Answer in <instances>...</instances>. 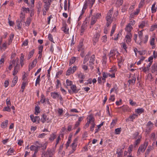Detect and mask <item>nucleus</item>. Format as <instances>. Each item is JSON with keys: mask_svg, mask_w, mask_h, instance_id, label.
Wrapping results in <instances>:
<instances>
[{"mask_svg": "<svg viewBox=\"0 0 157 157\" xmlns=\"http://www.w3.org/2000/svg\"><path fill=\"white\" fill-rule=\"evenodd\" d=\"M26 82H22V83L21 84V88L22 89V92H23L24 90V89L25 88V86Z\"/></svg>", "mask_w": 157, "mask_h": 157, "instance_id": "nucleus-55", "label": "nucleus"}, {"mask_svg": "<svg viewBox=\"0 0 157 157\" xmlns=\"http://www.w3.org/2000/svg\"><path fill=\"white\" fill-rule=\"evenodd\" d=\"M117 121V120H113L112 122L111 123V127H113L116 124Z\"/></svg>", "mask_w": 157, "mask_h": 157, "instance_id": "nucleus-50", "label": "nucleus"}, {"mask_svg": "<svg viewBox=\"0 0 157 157\" xmlns=\"http://www.w3.org/2000/svg\"><path fill=\"white\" fill-rule=\"evenodd\" d=\"M133 148V145L132 144L130 145L128 148V151L129 152V154L130 153L131 151H132V149Z\"/></svg>", "mask_w": 157, "mask_h": 157, "instance_id": "nucleus-62", "label": "nucleus"}, {"mask_svg": "<svg viewBox=\"0 0 157 157\" xmlns=\"http://www.w3.org/2000/svg\"><path fill=\"white\" fill-rule=\"evenodd\" d=\"M155 39L154 38H152L150 41V44L152 46L154 45L155 44Z\"/></svg>", "mask_w": 157, "mask_h": 157, "instance_id": "nucleus-64", "label": "nucleus"}, {"mask_svg": "<svg viewBox=\"0 0 157 157\" xmlns=\"http://www.w3.org/2000/svg\"><path fill=\"white\" fill-rule=\"evenodd\" d=\"M144 112V109L143 108H140L137 109L136 112L138 114H141Z\"/></svg>", "mask_w": 157, "mask_h": 157, "instance_id": "nucleus-41", "label": "nucleus"}, {"mask_svg": "<svg viewBox=\"0 0 157 157\" xmlns=\"http://www.w3.org/2000/svg\"><path fill=\"white\" fill-rule=\"evenodd\" d=\"M91 124L92 125L90 126V131H93L94 129V128L95 127V124L94 123H91Z\"/></svg>", "mask_w": 157, "mask_h": 157, "instance_id": "nucleus-59", "label": "nucleus"}, {"mask_svg": "<svg viewBox=\"0 0 157 157\" xmlns=\"http://www.w3.org/2000/svg\"><path fill=\"white\" fill-rule=\"evenodd\" d=\"M83 45L82 43H80L79 44L78 46V51H80L82 50V48Z\"/></svg>", "mask_w": 157, "mask_h": 157, "instance_id": "nucleus-52", "label": "nucleus"}, {"mask_svg": "<svg viewBox=\"0 0 157 157\" xmlns=\"http://www.w3.org/2000/svg\"><path fill=\"white\" fill-rule=\"evenodd\" d=\"M140 136L139 135V133L138 132H136L132 135V137L133 139H136L138 137Z\"/></svg>", "mask_w": 157, "mask_h": 157, "instance_id": "nucleus-24", "label": "nucleus"}, {"mask_svg": "<svg viewBox=\"0 0 157 157\" xmlns=\"http://www.w3.org/2000/svg\"><path fill=\"white\" fill-rule=\"evenodd\" d=\"M86 27V25L85 24L83 23L82 24L81 26V35H82L83 33L84 32L85 30V28Z\"/></svg>", "mask_w": 157, "mask_h": 157, "instance_id": "nucleus-16", "label": "nucleus"}, {"mask_svg": "<svg viewBox=\"0 0 157 157\" xmlns=\"http://www.w3.org/2000/svg\"><path fill=\"white\" fill-rule=\"evenodd\" d=\"M95 59V56L93 55L91 56L90 61V64H89V66L90 67H92V65L94 64Z\"/></svg>", "mask_w": 157, "mask_h": 157, "instance_id": "nucleus-6", "label": "nucleus"}, {"mask_svg": "<svg viewBox=\"0 0 157 157\" xmlns=\"http://www.w3.org/2000/svg\"><path fill=\"white\" fill-rule=\"evenodd\" d=\"M121 128H118L115 129V133L116 134H119L120 133L121 131Z\"/></svg>", "mask_w": 157, "mask_h": 157, "instance_id": "nucleus-37", "label": "nucleus"}, {"mask_svg": "<svg viewBox=\"0 0 157 157\" xmlns=\"http://www.w3.org/2000/svg\"><path fill=\"white\" fill-rule=\"evenodd\" d=\"M132 36V35L129 32V33H127L125 37V38L127 39L126 40V41L127 43H128L131 42V38Z\"/></svg>", "mask_w": 157, "mask_h": 157, "instance_id": "nucleus-5", "label": "nucleus"}, {"mask_svg": "<svg viewBox=\"0 0 157 157\" xmlns=\"http://www.w3.org/2000/svg\"><path fill=\"white\" fill-rule=\"evenodd\" d=\"M132 29V27L131 25V23H129L127 25L126 27L125 28V30L128 33L129 32L130 33L131 30Z\"/></svg>", "mask_w": 157, "mask_h": 157, "instance_id": "nucleus-8", "label": "nucleus"}, {"mask_svg": "<svg viewBox=\"0 0 157 157\" xmlns=\"http://www.w3.org/2000/svg\"><path fill=\"white\" fill-rule=\"evenodd\" d=\"M74 144V143H72L71 146L72 148V150L75 151L76 150V147L77 146V145H75Z\"/></svg>", "mask_w": 157, "mask_h": 157, "instance_id": "nucleus-54", "label": "nucleus"}, {"mask_svg": "<svg viewBox=\"0 0 157 157\" xmlns=\"http://www.w3.org/2000/svg\"><path fill=\"white\" fill-rule=\"evenodd\" d=\"M155 3H154L151 7V11L152 13H154L156 12L157 7L155 6Z\"/></svg>", "mask_w": 157, "mask_h": 157, "instance_id": "nucleus-27", "label": "nucleus"}, {"mask_svg": "<svg viewBox=\"0 0 157 157\" xmlns=\"http://www.w3.org/2000/svg\"><path fill=\"white\" fill-rule=\"evenodd\" d=\"M19 66L17 62L16 65L14 67V71H18V70L19 69Z\"/></svg>", "mask_w": 157, "mask_h": 157, "instance_id": "nucleus-58", "label": "nucleus"}, {"mask_svg": "<svg viewBox=\"0 0 157 157\" xmlns=\"http://www.w3.org/2000/svg\"><path fill=\"white\" fill-rule=\"evenodd\" d=\"M42 118H41V122L43 123H44L45 121H47V120H48L47 121L48 123L50 122V120H49L48 118H47V116L45 114H43L42 116Z\"/></svg>", "mask_w": 157, "mask_h": 157, "instance_id": "nucleus-4", "label": "nucleus"}, {"mask_svg": "<svg viewBox=\"0 0 157 157\" xmlns=\"http://www.w3.org/2000/svg\"><path fill=\"white\" fill-rule=\"evenodd\" d=\"M37 7L38 9L37 11L40 12L41 8V3L40 2H39L37 5Z\"/></svg>", "mask_w": 157, "mask_h": 157, "instance_id": "nucleus-32", "label": "nucleus"}, {"mask_svg": "<svg viewBox=\"0 0 157 157\" xmlns=\"http://www.w3.org/2000/svg\"><path fill=\"white\" fill-rule=\"evenodd\" d=\"M8 120H6L4 122H2L1 125V128H4L6 127L8 125Z\"/></svg>", "mask_w": 157, "mask_h": 157, "instance_id": "nucleus-14", "label": "nucleus"}, {"mask_svg": "<svg viewBox=\"0 0 157 157\" xmlns=\"http://www.w3.org/2000/svg\"><path fill=\"white\" fill-rule=\"evenodd\" d=\"M95 0H86L85 2L87 4H88L90 5V8H91L95 2Z\"/></svg>", "mask_w": 157, "mask_h": 157, "instance_id": "nucleus-7", "label": "nucleus"}, {"mask_svg": "<svg viewBox=\"0 0 157 157\" xmlns=\"http://www.w3.org/2000/svg\"><path fill=\"white\" fill-rule=\"evenodd\" d=\"M143 31V30H141V31H140L138 32L139 37L141 40V42H142V41L143 40L142 39V37L143 36V33H142V32Z\"/></svg>", "mask_w": 157, "mask_h": 157, "instance_id": "nucleus-30", "label": "nucleus"}, {"mask_svg": "<svg viewBox=\"0 0 157 157\" xmlns=\"http://www.w3.org/2000/svg\"><path fill=\"white\" fill-rule=\"evenodd\" d=\"M48 39L49 40L53 42V43H55L54 42L53 39L52 37V36L51 34H49L48 35Z\"/></svg>", "mask_w": 157, "mask_h": 157, "instance_id": "nucleus-43", "label": "nucleus"}, {"mask_svg": "<svg viewBox=\"0 0 157 157\" xmlns=\"http://www.w3.org/2000/svg\"><path fill=\"white\" fill-rule=\"evenodd\" d=\"M113 17H106V19L107 21L106 26L107 27L109 26L111 24L112 22L113 21Z\"/></svg>", "mask_w": 157, "mask_h": 157, "instance_id": "nucleus-3", "label": "nucleus"}, {"mask_svg": "<svg viewBox=\"0 0 157 157\" xmlns=\"http://www.w3.org/2000/svg\"><path fill=\"white\" fill-rule=\"evenodd\" d=\"M34 50L33 49L29 52L28 56V59H29L32 57L34 53Z\"/></svg>", "mask_w": 157, "mask_h": 157, "instance_id": "nucleus-35", "label": "nucleus"}, {"mask_svg": "<svg viewBox=\"0 0 157 157\" xmlns=\"http://www.w3.org/2000/svg\"><path fill=\"white\" fill-rule=\"evenodd\" d=\"M141 68L142 70L145 73H147V71H148L149 70V69H148L147 68L145 67H142Z\"/></svg>", "mask_w": 157, "mask_h": 157, "instance_id": "nucleus-40", "label": "nucleus"}, {"mask_svg": "<svg viewBox=\"0 0 157 157\" xmlns=\"http://www.w3.org/2000/svg\"><path fill=\"white\" fill-rule=\"evenodd\" d=\"M21 21L20 19H18L16 21L17 26L19 29H21Z\"/></svg>", "mask_w": 157, "mask_h": 157, "instance_id": "nucleus-18", "label": "nucleus"}, {"mask_svg": "<svg viewBox=\"0 0 157 157\" xmlns=\"http://www.w3.org/2000/svg\"><path fill=\"white\" fill-rule=\"evenodd\" d=\"M31 21V20L30 18L29 17L27 19L26 22H25V24L27 26H29L30 23Z\"/></svg>", "mask_w": 157, "mask_h": 157, "instance_id": "nucleus-49", "label": "nucleus"}, {"mask_svg": "<svg viewBox=\"0 0 157 157\" xmlns=\"http://www.w3.org/2000/svg\"><path fill=\"white\" fill-rule=\"evenodd\" d=\"M3 111H7L8 112H10L11 111V109L10 108V106H8L7 107H6L4 108L3 109Z\"/></svg>", "mask_w": 157, "mask_h": 157, "instance_id": "nucleus-56", "label": "nucleus"}, {"mask_svg": "<svg viewBox=\"0 0 157 157\" xmlns=\"http://www.w3.org/2000/svg\"><path fill=\"white\" fill-rule=\"evenodd\" d=\"M51 96L54 99H56L59 97V94L57 92H52L51 93Z\"/></svg>", "mask_w": 157, "mask_h": 157, "instance_id": "nucleus-10", "label": "nucleus"}, {"mask_svg": "<svg viewBox=\"0 0 157 157\" xmlns=\"http://www.w3.org/2000/svg\"><path fill=\"white\" fill-rule=\"evenodd\" d=\"M151 72L155 75H157V63L153 64L151 67Z\"/></svg>", "mask_w": 157, "mask_h": 157, "instance_id": "nucleus-1", "label": "nucleus"}, {"mask_svg": "<svg viewBox=\"0 0 157 157\" xmlns=\"http://www.w3.org/2000/svg\"><path fill=\"white\" fill-rule=\"evenodd\" d=\"M78 77L81 79H84L85 78V75L82 73H80L78 75Z\"/></svg>", "mask_w": 157, "mask_h": 157, "instance_id": "nucleus-47", "label": "nucleus"}, {"mask_svg": "<svg viewBox=\"0 0 157 157\" xmlns=\"http://www.w3.org/2000/svg\"><path fill=\"white\" fill-rule=\"evenodd\" d=\"M14 151V150L13 149H11V148H10L8 150V151L7 152V154L8 155H12V154H13V153L14 154L13 152Z\"/></svg>", "mask_w": 157, "mask_h": 157, "instance_id": "nucleus-31", "label": "nucleus"}, {"mask_svg": "<svg viewBox=\"0 0 157 157\" xmlns=\"http://www.w3.org/2000/svg\"><path fill=\"white\" fill-rule=\"evenodd\" d=\"M71 73H72V68L71 67L69 68L67 71L66 73V75H70Z\"/></svg>", "mask_w": 157, "mask_h": 157, "instance_id": "nucleus-33", "label": "nucleus"}, {"mask_svg": "<svg viewBox=\"0 0 157 157\" xmlns=\"http://www.w3.org/2000/svg\"><path fill=\"white\" fill-rule=\"evenodd\" d=\"M73 93H76L78 92V90H77V87L75 85H72L71 87Z\"/></svg>", "mask_w": 157, "mask_h": 157, "instance_id": "nucleus-13", "label": "nucleus"}, {"mask_svg": "<svg viewBox=\"0 0 157 157\" xmlns=\"http://www.w3.org/2000/svg\"><path fill=\"white\" fill-rule=\"evenodd\" d=\"M147 78L150 79V81H152L153 77L151 73H149L147 75Z\"/></svg>", "mask_w": 157, "mask_h": 157, "instance_id": "nucleus-48", "label": "nucleus"}, {"mask_svg": "<svg viewBox=\"0 0 157 157\" xmlns=\"http://www.w3.org/2000/svg\"><path fill=\"white\" fill-rule=\"evenodd\" d=\"M138 117V115L136 114H133L132 115L130 116L129 119H130V121H132L133 120L135 119L136 118Z\"/></svg>", "mask_w": 157, "mask_h": 157, "instance_id": "nucleus-29", "label": "nucleus"}, {"mask_svg": "<svg viewBox=\"0 0 157 157\" xmlns=\"http://www.w3.org/2000/svg\"><path fill=\"white\" fill-rule=\"evenodd\" d=\"M66 82L67 86H71L72 85V82L68 79L66 80Z\"/></svg>", "mask_w": 157, "mask_h": 157, "instance_id": "nucleus-36", "label": "nucleus"}, {"mask_svg": "<svg viewBox=\"0 0 157 157\" xmlns=\"http://www.w3.org/2000/svg\"><path fill=\"white\" fill-rule=\"evenodd\" d=\"M40 107L38 106H37L35 107V114L36 115H37L40 112Z\"/></svg>", "mask_w": 157, "mask_h": 157, "instance_id": "nucleus-28", "label": "nucleus"}, {"mask_svg": "<svg viewBox=\"0 0 157 157\" xmlns=\"http://www.w3.org/2000/svg\"><path fill=\"white\" fill-rule=\"evenodd\" d=\"M87 5H88L87 4V3L85 2L84 4V5L83 9L82 11V12L81 15H82L84 13L85 10L87 8Z\"/></svg>", "mask_w": 157, "mask_h": 157, "instance_id": "nucleus-26", "label": "nucleus"}, {"mask_svg": "<svg viewBox=\"0 0 157 157\" xmlns=\"http://www.w3.org/2000/svg\"><path fill=\"white\" fill-rule=\"evenodd\" d=\"M117 154V157H122V151H120L119 152H117L116 153Z\"/></svg>", "mask_w": 157, "mask_h": 157, "instance_id": "nucleus-60", "label": "nucleus"}, {"mask_svg": "<svg viewBox=\"0 0 157 157\" xmlns=\"http://www.w3.org/2000/svg\"><path fill=\"white\" fill-rule=\"evenodd\" d=\"M18 78L17 76H15L12 81L11 86H14L17 83V81Z\"/></svg>", "mask_w": 157, "mask_h": 157, "instance_id": "nucleus-11", "label": "nucleus"}, {"mask_svg": "<svg viewBox=\"0 0 157 157\" xmlns=\"http://www.w3.org/2000/svg\"><path fill=\"white\" fill-rule=\"evenodd\" d=\"M123 0H117V4L118 5L121 6L123 4Z\"/></svg>", "mask_w": 157, "mask_h": 157, "instance_id": "nucleus-57", "label": "nucleus"}, {"mask_svg": "<svg viewBox=\"0 0 157 157\" xmlns=\"http://www.w3.org/2000/svg\"><path fill=\"white\" fill-rule=\"evenodd\" d=\"M56 138V135L52 134V135H51L50 137L49 138V139L50 140L52 141L54 140Z\"/></svg>", "mask_w": 157, "mask_h": 157, "instance_id": "nucleus-51", "label": "nucleus"}, {"mask_svg": "<svg viewBox=\"0 0 157 157\" xmlns=\"http://www.w3.org/2000/svg\"><path fill=\"white\" fill-rule=\"evenodd\" d=\"M66 130V128L65 127H63L60 131V134L61 135H62V136L63 135V132H64Z\"/></svg>", "mask_w": 157, "mask_h": 157, "instance_id": "nucleus-63", "label": "nucleus"}, {"mask_svg": "<svg viewBox=\"0 0 157 157\" xmlns=\"http://www.w3.org/2000/svg\"><path fill=\"white\" fill-rule=\"evenodd\" d=\"M97 20L96 19V18H94L93 17H92L91 18V20L90 22L91 25L90 26V28L91 27V25L92 26L96 23Z\"/></svg>", "mask_w": 157, "mask_h": 157, "instance_id": "nucleus-20", "label": "nucleus"}, {"mask_svg": "<svg viewBox=\"0 0 157 157\" xmlns=\"http://www.w3.org/2000/svg\"><path fill=\"white\" fill-rule=\"evenodd\" d=\"M20 17L21 18V21H24L25 20V16L24 14L22 13H21V15L20 16Z\"/></svg>", "mask_w": 157, "mask_h": 157, "instance_id": "nucleus-45", "label": "nucleus"}, {"mask_svg": "<svg viewBox=\"0 0 157 157\" xmlns=\"http://www.w3.org/2000/svg\"><path fill=\"white\" fill-rule=\"evenodd\" d=\"M146 149V148H145L144 147H143V146L142 145L139 147L138 149H140V151L141 152H144L145 151Z\"/></svg>", "mask_w": 157, "mask_h": 157, "instance_id": "nucleus-44", "label": "nucleus"}, {"mask_svg": "<svg viewBox=\"0 0 157 157\" xmlns=\"http://www.w3.org/2000/svg\"><path fill=\"white\" fill-rule=\"evenodd\" d=\"M100 35L98 33H96L94 35V37L93 39V44L94 45H95L96 43L98 41V39Z\"/></svg>", "mask_w": 157, "mask_h": 157, "instance_id": "nucleus-2", "label": "nucleus"}, {"mask_svg": "<svg viewBox=\"0 0 157 157\" xmlns=\"http://www.w3.org/2000/svg\"><path fill=\"white\" fill-rule=\"evenodd\" d=\"M40 75H39L38 77L37 78L36 83H35V86H37V84H40Z\"/></svg>", "mask_w": 157, "mask_h": 157, "instance_id": "nucleus-46", "label": "nucleus"}, {"mask_svg": "<svg viewBox=\"0 0 157 157\" xmlns=\"http://www.w3.org/2000/svg\"><path fill=\"white\" fill-rule=\"evenodd\" d=\"M67 1L65 0L64 2V9L66 11L67 10Z\"/></svg>", "mask_w": 157, "mask_h": 157, "instance_id": "nucleus-61", "label": "nucleus"}, {"mask_svg": "<svg viewBox=\"0 0 157 157\" xmlns=\"http://www.w3.org/2000/svg\"><path fill=\"white\" fill-rule=\"evenodd\" d=\"M88 121L87 122H88L89 123H90L91 124V123H94V119L93 117V116L91 115H90L88 116Z\"/></svg>", "mask_w": 157, "mask_h": 157, "instance_id": "nucleus-9", "label": "nucleus"}, {"mask_svg": "<svg viewBox=\"0 0 157 157\" xmlns=\"http://www.w3.org/2000/svg\"><path fill=\"white\" fill-rule=\"evenodd\" d=\"M113 13V8H112L108 12L106 17H113L112 16Z\"/></svg>", "mask_w": 157, "mask_h": 157, "instance_id": "nucleus-17", "label": "nucleus"}, {"mask_svg": "<svg viewBox=\"0 0 157 157\" xmlns=\"http://www.w3.org/2000/svg\"><path fill=\"white\" fill-rule=\"evenodd\" d=\"M147 24V21H142L140 23V25L139 26V28L143 29L145 27L146 25Z\"/></svg>", "mask_w": 157, "mask_h": 157, "instance_id": "nucleus-15", "label": "nucleus"}, {"mask_svg": "<svg viewBox=\"0 0 157 157\" xmlns=\"http://www.w3.org/2000/svg\"><path fill=\"white\" fill-rule=\"evenodd\" d=\"M115 51L114 50H111L109 55V58H114L115 56Z\"/></svg>", "mask_w": 157, "mask_h": 157, "instance_id": "nucleus-12", "label": "nucleus"}, {"mask_svg": "<svg viewBox=\"0 0 157 157\" xmlns=\"http://www.w3.org/2000/svg\"><path fill=\"white\" fill-rule=\"evenodd\" d=\"M36 64L33 62L31 64H30L29 66V71L30 70L32 69L33 67H34Z\"/></svg>", "mask_w": 157, "mask_h": 157, "instance_id": "nucleus-42", "label": "nucleus"}, {"mask_svg": "<svg viewBox=\"0 0 157 157\" xmlns=\"http://www.w3.org/2000/svg\"><path fill=\"white\" fill-rule=\"evenodd\" d=\"M89 57L88 55H86L85 56L83 61V63L85 64L89 60Z\"/></svg>", "mask_w": 157, "mask_h": 157, "instance_id": "nucleus-38", "label": "nucleus"}, {"mask_svg": "<svg viewBox=\"0 0 157 157\" xmlns=\"http://www.w3.org/2000/svg\"><path fill=\"white\" fill-rule=\"evenodd\" d=\"M136 81V78L135 77L133 76L132 78L131 79H129L128 82L129 83V84H134L135 83Z\"/></svg>", "mask_w": 157, "mask_h": 157, "instance_id": "nucleus-21", "label": "nucleus"}, {"mask_svg": "<svg viewBox=\"0 0 157 157\" xmlns=\"http://www.w3.org/2000/svg\"><path fill=\"white\" fill-rule=\"evenodd\" d=\"M72 136V135H70L68 138V141L67 142V143L66 144V148L67 149L69 146V144L71 142V139Z\"/></svg>", "mask_w": 157, "mask_h": 157, "instance_id": "nucleus-19", "label": "nucleus"}, {"mask_svg": "<svg viewBox=\"0 0 157 157\" xmlns=\"http://www.w3.org/2000/svg\"><path fill=\"white\" fill-rule=\"evenodd\" d=\"M75 60V57H72L70 60V62L69 63V66H70L72 64H73Z\"/></svg>", "mask_w": 157, "mask_h": 157, "instance_id": "nucleus-25", "label": "nucleus"}, {"mask_svg": "<svg viewBox=\"0 0 157 157\" xmlns=\"http://www.w3.org/2000/svg\"><path fill=\"white\" fill-rule=\"evenodd\" d=\"M157 28V24L151 26L150 28V30L151 31H152L155 30Z\"/></svg>", "mask_w": 157, "mask_h": 157, "instance_id": "nucleus-39", "label": "nucleus"}, {"mask_svg": "<svg viewBox=\"0 0 157 157\" xmlns=\"http://www.w3.org/2000/svg\"><path fill=\"white\" fill-rule=\"evenodd\" d=\"M30 149L31 151H36L37 150V151H38V146L36 147L34 145H32L30 147Z\"/></svg>", "mask_w": 157, "mask_h": 157, "instance_id": "nucleus-22", "label": "nucleus"}, {"mask_svg": "<svg viewBox=\"0 0 157 157\" xmlns=\"http://www.w3.org/2000/svg\"><path fill=\"white\" fill-rule=\"evenodd\" d=\"M110 75V74L109 73H105V72H103L102 73L103 77L104 78H106L108 77H109Z\"/></svg>", "mask_w": 157, "mask_h": 157, "instance_id": "nucleus-34", "label": "nucleus"}, {"mask_svg": "<svg viewBox=\"0 0 157 157\" xmlns=\"http://www.w3.org/2000/svg\"><path fill=\"white\" fill-rule=\"evenodd\" d=\"M101 16V14L100 13H97L95 16L93 17L94 18H96L97 20V19L100 18Z\"/></svg>", "mask_w": 157, "mask_h": 157, "instance_id": "nucleus-53", "label": "nucleus"}, {"mask_svg": "<svg viewBox=\"0 0 157 157\" xmlns=\"http://www.w3.org/2000/svg\"><path fill=\"white\" fill-rule=\"evenodd\" d=\"M141 138V136H139L138 137V139L135 141L134 145L136 146L139 144L141 141L140 139Z\"/></svg>", "mask_w": 157, "mask_h": 157, "instance_id": "nucleus-23", "label": "nucleus"}]
</instances>
